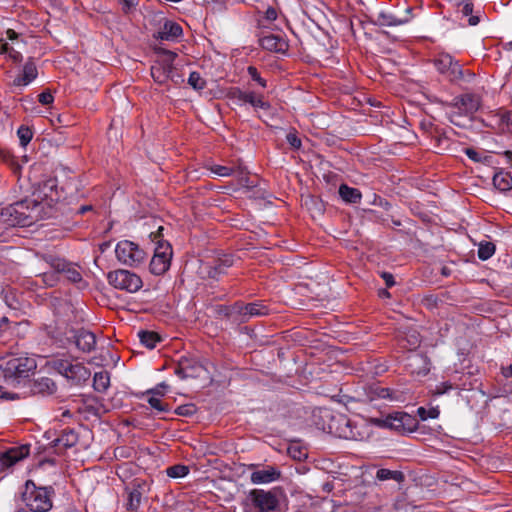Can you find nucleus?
<instances>
[{
	"label": "nucleus",
	"instance_id": "nucleus-13",
	"mask_svg": "<svg viewBox=\"0 0 512 512\" xmlns=\"http://www.w3.org/2000/svg\"><path fill=\"white\" fill-rule=\"evenodd\" d=\"M248 469L252 470L250 481L255 484H268L280 479L281 471L275 466H260L258 464L248 465Z\"/></svg>",
	"mask_w": 512,
	"mask_h": 512
},
{
	"label": "nucleus",
	"instance_id": "nucleus-22",
	"mask_svg": "<svg viewBox=\"0 0 512 512\" xmlns=\"http://www.w3.org/2000/svg\"><path fill=\"white\" fill-rule=\"evenodd\" d=\"M75 345L82 352H91L96 345V336L85 329L78 330L74 335Z\"/></svg>",
	"mask_w": 512,
	"mask_h": 512
},
{
	"label": "nucleus",
	"instance_id": "nucleus-29",
	"mask_svg": "<svg viewBox=\"0 0 512 512\" xmlns=\"http://www.w3.org/2000/svg\"><path fill=\"white\" fill-rule=\"evenodd\" d=\"M209 171L219 177H229L233 175L234 173H239V175L246 174V168L242 167L241 165H238L237 167H228L218 164H213L209 166Z\"/></svg>",
	"mask_w": 512,
	"mask_h": 512
},
{
	"label": "nucleus",
	"instance_id": "nucleus-24",
	"mask_svg": "<svg viewBox=\"0 0 512 512\" xmlns=\"http://www.w3.org/2000/svg\"><path fill=\"white\" fill-rule=\"evenodd\" d=\"M453 105L466 114H472L478 110L480 102L474 94H464L456 97Z\"/></svg>",
	"mask_w": 512,
	"mask_h": 512
},
{
	"label": "nucleus",
	"instance_id": "nucleus-32",
	"mask_svg": "<svg viewBox=\"0 0 512 512\" xmlns=\"http://www.w3.org/2000/svg\"><path fill=\"white\" fill-rule=\"evenodd\" d=\"M376 479L379 481L393 480L397 483H401L405 480V475L399 470L381 468L376 472Z\"/></svg>",
	"mask_w": 512,
	"mask_h": 512
},
{
	"label": "nucleus",
	"instance_id": "nucleus-38",
	"mask_svg": "<svg viewBox=\"0 0 512 512\" xmlns=\"http://www.w3.org/2000/svg\"><path fill=\"white\" fill-rule=\"evenodd\" d=\"M149 405L155 409L158 413H164L170 411V406L167 403H164L160 397L155 395H150L147 399Z\"/></svg>",
	"mask_w": 512,
	"mask_h": 512
},
{
	"label": "nucleus",
	"instance_id": "nucleus-63",
	"mask_svg": "<svg viewBox=\"0 0 512 512\" xmlns=\"http://www.w3.org/2000/svg\"><path fill=\"white\" fill-rule=\"evenodd\" d=\"M468 23L471 26L477 25L479 23V17H477V16H470V18L468 19Z\"/></svg>",
	"mask_w": 512,
	"mask_h": 512
},
{
	"label": "nucleus",
	"instance_id": "nucleus-28",
	"mask_svg": "<svg viewBox=\"0 0 512 512\" xmlns=\"http://www.w3.org/2000/svg\"><path fill=\"white\" fill-rule=\"evenodd\" d=\"M37 74L38 72L36 65L33 62L29 61L24 65L22 74L14 79V85L26 86L37 77Z\"/></svg>",
	"mask_w": 512,
	"mask_h": 512
},
{
	"label": "nucleus",
	"instance_id": "nucleus-64",
	"mask_svg": "<svg viewBox=\"0 0 512 512\" xmlns=\"http://www.w3.org/2000/svg\"><path fill=\"white\" fill-rule=\"evenodd\" d=\"M505 119H506L507 123L512 126V111H509L506 113Z\"/></svg>",
	"mask_w": 512,
	"mask_h": 512
},
{
	"label": "nucleus",
	"instance_id": "nucleus-50",
	"mask_svg": "<svg viewBox=\"0 0 512 512\" xmlns=\"http://www.w3.org/2000/svg\"><path fill=\"white\" fill-rule=\"evenodd\" d=\"M42 280L46 285H48L50 287L56 285V283H57V277L54 273H48V272L43 273Z\"/></svg>",
	"mask_w": 512,
	"mask_h": 512
},
{
	"label": "nucleus",
	"instance_id": "nucleus-54",
	"mask_svg": "<svg viewBox=\"0 0 512 512\" xmlns=\"http://www.w3.org/2000/svg\"><path fill=\"white\" fill-rule=\"evenodd\" d=\"M39 194H42V191H39ZM36 199H37L38 201H39V200H40V201H42L43 206H44L45 204H47L48 206H50L52 202H54V201H56V200H57V198H54L52 194H51V195H48V194H46V193H44V198H43V197H41V195H38Z\"/></svg>",
	"mask_w": 512,
	"mask_h": 512
},
{
	"label": "nucleus",
	"instance_id": "nucleus-48",
	"mask_svg": "<svg viewBox=\"0 0 512 512\" xmlns=\"http://www.w3.org/2000/svg\"><path fill=\"white\" fill-rule=\"evenodd\" d=\"M286 139L292 148L299 149L301 147V140L295 133H288Z\"/></svg>",
	"mask_w": 512,
	"mask_h": 512
},
{
	"label": "nucleus",
	"instance_id": "nucleus-1",
	"mask_svg": "<svg viewBox=\"0 0 512 512\" xmlns=\"http://www.w3.org/2000/svg\"><path fill=\"white\" fill-rule=\"evenodd\" d=\"M37 368V362L33 357L24 355H10L0 361V399L13 400L16 394L8 391L9 388H17L25 385Z\"/></svg>",
	"mask_w": 512,
	"mask_h": 512
},
{
	"label": "nucleus",
	"instance_id": "nucleus-7",
	"mask_svg": "<svg viewBox=\"0 0 512 512\" xmlns=\"http://www.w3.org/2000/svg\"><path fill=\"white\" fill-rule=\"evenodd\" d=\"M44 260L56 273L63 274L68 281L77 284L79 288L83 289L88 286L87 282L83 280L79 265L52 255L45 256Z\"/></svg>",
	"mask_w": 512,
	"mask_h": 512
},
{
	"label": "nucleus",
	"instance_id": "nucleus-33",
	"mask_svg": "<svg viewBox=\"0 0 512 512\" xmlns=\"http://www.w3.org/2000/svg\"><path fill=\"white\" fill-rule=\"evenodd\" d=\"M110 386V375L107 371L96 372L93 377V387L97 392H105Z\"/></svg>",
	"mask_w": 512,
	"mask_h": 512
},
{
	"label": "nucleus",
	"instance_id": "nucleus-60",
	"mask_svg": "<svg viewBox=\"0 0 512 512\" xmlns=\"http://www.w3.org/2000/svg\"><path fill=\"white\" fill-rule=\"evenodd\" d=\"M6 36L9 40L13 41V40H16L18 38V33L15 32L13 29H8L6 31Z\"/></svg>",
	"mask_w": 512,
	"mask_h": 512
},
{
	"label": "nucleus",
	"instance_id": "nucleus-40",
	"mask_svg": "<svg viewBox=\"0 0 512 512\" xmlns=\"http://www.w3.org/2000/svg\"><path fill=\"white\" fill-rule=\"evenodd\" d=\"M417 414L421 420L425 421L427 419H436L439 417L440 410L438 407H431L426 409L424 407H419L417 409Z\"/></svg>",
	"mask_w": 512,
	"mask_h": 512
},
{
	"label": "nucleus",
	"instance_id": "nucleus-35",
	"mask_svg": "<svg viewBox=\"0 0 512 512\" xmlns=\"http://www.w3.org/2000/svg\"><path fill=\"white\" fill-rule=\"evenodd\" d=\"M376 23L379 26L391 27V26H399V25L403 24L404 21L401 19H398L397 17H395L392 14L380 13L377 17Z\"/></svg>",
	"mask_w": 512,
	"mask_h": 512
},
{
	"label": "nucleus",
	"instance_id": "nucleus-10",
	"mask_svg": "<svg viewBox=\"0 0 512 512\" xmlns=\"http://www.w3.org/2000/svg\"><path fill=\"white\" fill-rule=\"evenodd\" d=\"M161 53L163 57L157 59L151 66V76L156 83L163 85L171 78L174 70L173 63L177 55L168 50H161Z\"/></svg>",
	"mask_w": 512,
	"mask_h": 512
},
{
	"label": "nucleus",
	"instance_id": "nucleus-56",
	"mask_svg": "<svg viewBox=\"0 0 512 512\" xmlns=\"http://www.w3.org/2000/svg\"><path fill=\"white\" fill-rule=\"evenodd\" d=\"M465 2L466 3L463 5L461 12L464 16H469L473 12V4L469 1H465Z\"/></svg>",
	"mask_w": 512,
	"mask_h": 512
},
{
	"label": "nucleus",
	"instance_id": "nucleus-21",
	"mask_svg": "<svg viewBox=\"0 0 512 512\" xmlns=\"http://www.w3.org/2000/svg\"><path fill=\"white\" fill-rule=\"evenodd\" d=\"M200 370L201 366L195 361L181 357L175 368V374L181 379H186L197 376Z\"/></svg>",
	"mask_w": 512,
	"mask_h": 512
},
{
	"label": "nucleus",
	"instance_id": "nucleus-6",
	"mask_svg": "<svg viewBox=\"0 0 512 512\" xmlns=\"http://www.w3.org/2000/svg\"><path fill=\"white\" fill-rule=\"evenodd\" d=\"M115 255L121 264L129 267H138L147 257L144 249L130 240L119 241L115 247Z\"/></svg>",
	"mask_w": 512,
	"mask_h": 512
},
{
	"label": "nucleus",
	"instance_id": "nucleus-5",
	"mask_svg": "<svg viewBox=\"0 0 512 512\" xmlns=\"http://www.w3.org/2000/svg\"><path fill=\"white\" fill-rule=\"evenodd\" d=\"M337 421L340 425L338 428L339 436L342 438L364 441L369 439L372 434L366 418L351 420L345 416H340Z\"/></svg>",
	"mask_w": 512,
	"mask_h": 512
},
{
	"label": "nucleus",
	"instance_id": "nucleus-25",
	"mask_svg": "<svg viewBox=\"0 0 512 512\" xmlns=\"http://www.w3.org/2000/svg\"><path fill=\"white\" fill-rule=\"evenodd\" d=\"M30 390L33 394L47 396L54 394L57 390V386L51 378L40 377L31 383Z\"/></svg>",
	"mask_w": 512,
	"mask_h": 512
},
{
	"label": "nucleus",
	"instance_id": "nucleus-62",
	"mask_svg": "<svg viewBox=\"0 0 512 512\" xmlns=\"http://www.w3.org/2000/svg\"><path fill=\"white\" fill-rule=\"evenodd\" d=\"M147 394L148 395H155V396H158V397H162L164 395V393L159 388L152 389V390L148 391Z\"/></svg>",
	"mask_w": 512,
	"mask_h": 512
},
{
	"label": "nucleus",
	"instance_id": "nucleus-51",
	"mask_svg": "<svg viewBox=\"0 0 512 512\" xmlns=\"http://www.w3.org/2000/svg\"><path fill=\"white\" fill-rule=\"evenodd\" d=\"M453 388L454 387L450 382H442L436 386L435 394L441 395V394L448 392L449 390H451Z\"/></svg>",
	"mask_w": 512,
	"mask_h": 512
},
{
	"label": "nucleus",
	"instance_id": "nucleus-59",
	"mask_svg": "<svg viewBox=\"0 0 512 512\" xmlns=\"http://www.w3.org/2000/svg\"><path fill=\"white\" fill-rule=\"evenodd\" d=\"M465 153H466V155H467L470 159H472V160H478V153H477L475 150H473V149H471V148H467V149L465 150Z\"/></svg>",
	"mask_w": 512,
	"mask_h": 512
},
{
	"label": "nucleus",
	"instance_id": "nucleus-47",
	"mask_svg": "<svg viewBox=\"0 0 512 512\" xmlns=\"http://www.w3.org/2000/svg\"><path fill=\"white\" fill-rule=\"evenodd\" d=\"M38 101L42 105H50L51 103H53L54 97H53V95L51 94L50 91L45 90V91H43L42 93H40L38 95Z\"/></svg>",
	"mask_w": 512,
	"mask_h": 512
},
{
	"label": "nucleus",
	"instance_id": "nucleus-30",
	"mask_svg": "<svg viewBox=\"0 0 512 512\" xmlns=\"http://www.w3.org/2000/svg\"><path fill=\"white\" fill-rule=\"evenodd\" d=\"M493 185L501 192L509 191L512 188V176L509 172L499 171L493 176Z\"/></svg>",
	"mask_w": 512,
	"mask_h": 512
},
{
	"label": "nucleus",
	"instance_id": "nucleus-36",
	"mask_svg": "<svg viewBox=\"0 0 512 512\" xmlns=\"http://www.w3.org/2000/svg\"><path fill=\"white\" fill-rule=\"evenodd\" d=\"M495 253V245L492 242H481L478 247L479 259L485 261Z\"/></svg>",
	"mask_w": 512,
	"mask_h": 512
},
{
	"label": "nucleus",
	"instance_id": "nucleus-9",
	"mask_svg": "<svg viewBox=\"0 0 512 512\" xmlns=\"http://www.w3.org/2000/svg\"><path fill=\"white\" fill-rule=\"evenodd\" d=\"M173 255L172 246L169 242L157 240L154 255L150 261V272L154 275H163L171 265Z\"/></svg>",
	"mask_w": 512,
	"mask_h": 512
},
{
	"label": "nucleus",
	"instance_id": "nucleus-23",
	"mask_svg": "<svg viewBox=\"0 0 512 512\" xmlns=\"http://www.w3.org/2000/svg\"><path fill=\"white\" fill-rule=\"evenodd\" d=\"M235 98H237L242 103H248L254 108H261L268 110L270 108V104L263 100V97L257 95L255 92H243L240 89H236L233 92Z\"/></svg>",
	"mask_w": 512,
	"mask_h": 512
},
{
	"label": "nucleus",
	"instance_id": "nucleus-53",
	"mask_svg": "<svg viewBox=\"0 0 512 512\" xmlns=\"http://www.w3.org/2000/svg\"><path fill=\"white\" fill-rule=\"evenodd\" d=\"M118 2L122 6L124 13H129L136 5L134 0H118Z\"/></svg>",
	"mask_w": 512,
	"mask_h": 512
},
{
	"label": "nucleus",
	"instance_id": "nucleus-45",
	"mask_svg": "<svg viewBox=\"0 0 512 512\" xmlns=\"http://www.w3.org/2000/svg\"><path fill=\"white\" fill-rule=\"evenodd\" d=\"M247 72L251 79L256 81L261 87L265 88L267 86L266 80L260 76L255 66H248Z\"/></svg>",
	"mask_w": 512,
	"mask_h": 512
},
{
	"label": "nucleus",
	"instance_id": "nucleus-4",
	"mask_svg": "<svg viewBox=\"0 0 512 512\" xmlns=\"http://www.w3.org/2000/svg\"><path fill=\"white\" fill-rule=\"evenodd\" d=\"M437 71L446 76L451 82L470 81L475 74L469 70L464 71L458 61L448 53H438L432 59Z\"/></svg>",
	"mask_w": 512,
	"mask_h": 512
},
{
	"label": "nucleus",
	"instance_id": "nucleus-19",
	"mask_svg": "<svg viewBox=\"0 0 512 512\" xmlns=\"http://www.w3.org/2000/svg\"><path fill=\"white\" fill-rule=\"evenodd\" d=\"M125 491L127 493L126 509L130 512H136L140 507L145 492V483L135 480L132 486L127 487Z\"/></svg>",
	"mask_w": 512,
	"mask_h": 512
},
{
	"label": "nucleus",
	"instance_id": "nucleus-2",
	"mask_svg": "<svg viewBox=\"0 0 512 512\" xmlns=\"http://www.w3.org/2000/svg\"><path fill=\"white\" fill-rule=\"evenodd\" d=\"M54 489L38 487L32 480H27L22 492V501L32 512H48L53 507Z\"/></svg>",
	"mask_w": 512,
	"mask_h": 512
},
{
	"label": "nucleus",
	"instance_id": "nucleus-49",
	"mask_svg": "<svg viewBox=\"0 0 512 512\" xmlns=\"http://www.w3.org/2000/svg\"><path fill=\"white\" fill-rule=\"evenodd\" d=\"M0 159L7 164L12 165L15 163L14 156L9 150L4 148H0Z\"/></svg>",
	"mask_w": 512,
	"mask_h": 512
},
{
	"label": "nucleus",
	"instance_id": "nucleus-12",
	"mask_svg": "<svg viewBox=\"0 0 512 512\" xmlns=\"http://www.w3.org/2000/svg\"><path fill=\"white\" fill-rule=\"evenodd\" d=\"M418 428V420L406 412H393L389 414L388 429L399 434H408Z\"/></svg>",
	"mask_w": 512,
	"mask_h": 512
},
{
	"label": "nucleus",
	"instance_id": "nucleus-20",
	"mask_svg": "<svg viewBox=\"0 0 512 512\" xmlns=\"http://www.w3.org/2000/svg\"><path fill=\"white\" fill-rule=\"evenodd\" d=\"M78 442L77 433L70 428H65L61 431V434L52 442L53 446L59 453L75 446Z\"/></svg>",
	"mask_w": 512,
	"mask_h": 512
},
{
	"label": "nucleus",
	"instance_id": "nucleus-55",
	"mask_svg": "<svg viewBox=\"0 0 512 512\" xmlns=\"http://www.w3.org/2000/svg\"><path fill=\"white\" fill-rule=\"evenodd\" d=\"M9 58L13 61V62H20L22 60V55L20 52L16 51L14 48L10 47L9 48V51L7 52Z\"/></svg>",
	"mask_w": 512,
	"mask_h": 512
},
{
	"label": "nucleus",
	"instance_id": "nucleus-8",
	"mask_svg": "<svg viewBox=\"0 0 512 512\" xmlns=\"http://www.w3.org/2000/svg\"><path fill=\"white\" fill-rule=\"evenodd\" d=\"M108 283L115 289L136 293L143 286L141 277L126 269H117L107 274Z\"/></svg>",
	"mask_w": 512,
	"mask_h": 512
},
{
	"label": "nucleus",
	"instance_id": "nucleus-17",
	"mask_svg": "<svg viewBox=\"0 0 512 512\" xmlns=\"http://www.w3.org/2000/svg\"><path fill=\"white\" fill-rule=\"evenodd\" d=\"M367 395L370 400L386 399L391 402H404L406 400L403 392L382 387L378 384L370 385L368 387Z\"/></svg>",
	"mask_w": 512,
	"mask_h": 512
},
{
	"label": "nucleus",
	"instance_id": "nucleus-58",
	"mask_svg": "<svg viewBox=\"0 0 512 512\" xmlns=\"http://www.w3.org/2000/svg\"><path fill=\"white\" fill-rule=\"evenodd\" d=\"M10 45L5 40L0 39V53H7L9 51Z\"/></svg>",
	"mask_w": 512,
	"mask_h": 512
},
{
	"label": "nucleus",
	"instance_id": "nucleus-27",
	"mask_svg": "<svg viewBox=\"0 0 512 512\" xmlns=\"http://www.w3.org/2000/svg\"><path fill=\"white\" fill-rule=\"evenodd\" d=\"M90 376V371L81 363H70V367H68L67 372L64 377L67 379L73 380L77 383L81 381H86Z\"/></svg>",
	"mask_w": 512,
	"mask_h": 512
},
{
	"label": "nucleus",
	"instance_id": "nucleus-39",
	"mask_svg": "<svg viewBox=\"0 0 512 512\" xmlns=\"http://www.w3.org/2000/svg\"><path fill=\"white\" fill-rule=\"evenodd\" d=\"M188 84L195 90H203L206 87V80L201 77L200 73L193 71L189 75Z\"/></svg>",
	"mask_w": 512,
	"mask_h": 512
},
{
	"label": "nucleus",
	"instance_id": "nucleus-31",
	"mask_svg": "<svg viewBox=\"0 0 512 512\" xmlns=\"http://www.w3.org/2000/svg\"><path fill=\"white\" fill-rule=\"evenodd\" d=\"M339 195L345 202L353 204L359 203L362 198V194L358 189L349 187L346 184L340 185Z\"/></svg>",
	"mask_w": 512,
	"mask_h": 512
},
{
	"label": "nucleus",
	"instance_id": "nucleus-42",
	"mask_svg": "<svg viewBox=\"0 0 512 512\" xmlns=\"http://www.w3.org/2000/svg\"><path fill=\"white\" fill-rule=\"evenodd\" d=\"M366 420L369 422L370 428L375 426L381 429H388L389 414L381 417H367Z\"/></svg>",
	"mask_w": 512,
	"mask_h": 512
},
{
	"label": "nucleus",
	"instance_id": "nucleus-41",
	"mask_svg": "<svg viewBox=\"0 0 512 512\" xmlns=\"http://www.w3.org/2000/svg\"><path fill=\"white\" fill-rule=\"evenodd\" d=\"M17 135L19 137L21 146L25 147L31 141L33 132L29 127L21 125L17 130Z\"/></svg>",
	"mask_w": 512,
	"mask_h": 512
},
{
	"label": "nucleus",
	"instance_id": "nucleus-34",
	"mask_svg": "<svg viewBox=\"0 0 512 512\" xmlns=\"http://www.w3.org/2000/svg\"><path fill=\"white\" fill-rule=\"evenodd\" d=\"M138 336L141 344L149 349L155 348L161 341L160 335L154 331H139Z\"/></svg>",
	"mask_w": 512,
	"mask_h": 512
},
{
	"label": "nucleus",
	"instance_id": "nucleus-15",
	"mask_svg": "<svg viewBox=\"0 0 512 512\" xmlns=\"http://www.w3.org/2000/svg\"><path fill=\"white\" fill-rule=\"evenodd\" d=\"M233 312L242 317V321H247L251 317L265 316L269 314V308L262 302L242 303L236 302L233 307Z\"/></svg>",
	"mask_w": 512,
	"mask_h": 512
},
{
	"label": "nucleus",
	"instance_id": "nucleus-14",
	"mask_svg": "<svg viewBox=\"0 0 512 512\" xmlns=\"http://www.w3.org/2000/svg\"><path fill=\"white\" fill-rule=\"evenodd\" d=\"M234 264V258L232 255L223 254L218 258L214 259L211 263L203 265L204 273L211 279H219L221 275L227 273V270Z\"/></svg>",
	"mask_w": 512,
	"mask_h": 512
},
{
	"label": "nucleus",
	"instance_id": "nucleus-46",
	"mask_svg": "<svg viewBox=\"0 0 512 512\" xmlns=\"http://www.w3.org/2000/svg\"><path fill=\"white\" fill-rule=\"evenodd\" d=\"M195 412H196V408H195V405H193V404L181 405V406L177 407V409L175 410V413L180 416H191Z\"/></svg>",
	"mask_w": 512,
	"mask_h": 512
},
{
	"label": "nucleus",
	"instance_id": "nucleus-57",
	"mask_svg": "<svg viewBox=\"0 0 512 512\" xmlns=\"http://www.w3.org/2000/svg\"><path fill=\"white\" fill-rule=\"evenodd\" d=\"M382 278L384 279L387 287H392L395 284L394 277L390 273L384 272L382 274Z\"/></svg>",
	"mask_w": 512,
	"mask_h": 512
},
{
	"label": "nucleus",
	"instance_id": "nucleus-16",
	"mask_svg": "<svg viewBox=\"0 0 512 512\" xmlns=\"http://www.w3.org/2000/svg\"><path fill=\"white\" fill-rule=\"evenodd\" d=\"M30 449L27 445L12 447L0 453V470H5L29 455Z\"/></svg>",
	"mask_w": 512,
	"mask_h": 512
},
{
	"label": "nucleus",
	"instance_id": "nucleus-43",
	"mask_svg": "<svg viewBox=\"0 0 512 512\" xmlns=\"http://www.w3.org/2000/svg\"><path fill=\"white\" fill-rule=\"evenodd\" d=\"M70 361L64 358H57L51 361L52 367L61 375H65L68 367H70Z\"/></svg>",
	"mask_w": 512,
	"mask_h": 512
},
{
	"label": "nucleus",
	"instance_id": "nucleus-11",
	"mask_svg": "<svg viewBox=\"0 0 512 512\" xmlns=\"http://www.w3.org/2000/svg\"><path fill=\"white\" fill-rule=\"evenodd\" d=\"M248 498L258 512L275 511L279 506V499L274 490L252 489Z\"/></svg>",
	"mask_w": 512,
	"mask_h": 512
},
{
	"label": "nucleus",
	"instance_id": "nucleus-3",
	"mask_svg": "<svg viewBox=\"0 0 512 512\" xmlns=\"http://www.w3.org/2000/svg\"><path fill=\"white\" fill-rule=\"evenodd\" d=\"M43 203L37 199L16 202L7 208L13 224L29 226L42 218Z\"/></svg>",
	"mask_w": 512,
	"mask_h": 512
},
{
	"label": "nucleus",
	"instance_id": "nucleus-37",
	"mask_svg": "<svg viewBox=\"0 0 512 512\" xmlns=\"http://www.w3.org/2000/svg\"><path fill=\"white\" fill-rule=\"evenodd\" d=\"M167 476L171 478H182L188 475L189 468L186 465H173L166 469Z\"/></svg>",
	"mask_w": 512,
	"mask_h": 512
},
{
	"label": "nucleus",
	"instance_id": "nucleus-52",
	"mask_svg": "<svg viewBox=\"0 0 512 512\" xmlns=\"http://www.w3.org/2000/svg\"><path fill=\"white\" fill-rule=\"evenodd\" d=\"M277 16V10L272 6H269L264 12V18L269 22L275 21L277 19Z\"/></svg>",
	"mask_w": 512,
	"mask_h": 512
},
{
	"label": "nucleus",
	"instance_id": "nucleus-26",
	"mask_svg": "<svg viewBox=\"0 0 512 512\" xmlns=\"http://www.w3.org/2000/svg\"><path fill=\"white\" fill-rule=\"evenodd\" d=\"M182 32V27L178 23L173 21H166L161 30L158 31L154 37L156 39L170 41L180 37Z\"/></svg>",
	"mask_w": 512,
	"mask_h": 512
},
{
	"label": "nucleus",
	"instance_id": "nucleus-61",
	"mask_svg": "<svg viewBox=\"0 0 512 512\" xmlns=\"http://www.w3.org/2000/svg\"><path fill=\"white\" fill-rule=\"evenodd\" d=\"M502 374L504 377H512V364L507 367H502Z\"/></svg>",
	"mask_w": 512,
	"mask_h": 512
},
{
	"label": "nucleus",
	"instance_id": "nucleus-18",
	"mask_svg": "<svg viewBox=\"0 0 512 512\" xmlns=\"http://www.w3.org/2000/svg\"><path fill=\"white\" fill-rule=\"evenodd\" d=\"M259 44L267 51L282 54L286 53L289 48L287 41L283 37L270 33L262 35L259 38Z\"/></svg>",
	"mask_w": 512,
	"mask_h": 512
},
{
	"label": "nucleus",
	"instance_id": "nucleus-44",
	"mask_svg": "<svg viewBox=\"0 0 512 512\" xmlns=\"http://www.w3.org/2000/svg\"><path fill=\"white\" fill-rule=\"evenodd\" d=\"M289 455L295 460H303L307 457V451L297 444L291 445L288 448Z\"/></svg>",
	"mask_w": 512,
	"mask_h": 512
}]
</instances>
